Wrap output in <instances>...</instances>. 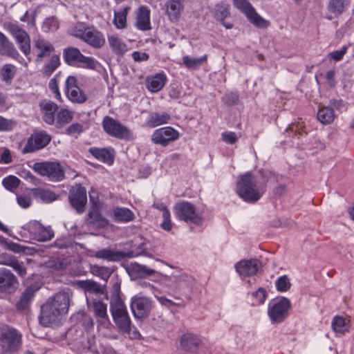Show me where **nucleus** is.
I'll return each instance as SVG.
<instances>
[{
  "mask_svg": "<svg viewBox=\"0 0 354 354\" xmlns=\"http://www.w3.org/2000/svg\"><path fill=\"white\" fill-rule=\"evenodd\" d=\"M272 174L261 169L257 174L247 172L239 176L236 183V193L245 202H257L266 190L267 183Z\"/></svg>",
  "mask_w": 354,
  "mask_h": 354,
  "instance_id": "1",
  "label": "nucleus"
},
{
  "mask_svg": "<svg viewBox=\"0 0 354 354\" xmlns=\"http://www.w3.org/2000/svg\"><path fill=\"white\" fill-rule=\"evenodd\" d=\"M22 344V335L15 328L0 324V354H17Z\"/></svg>",
  "mask_w": 354,
  "mask_h": 354,
  "instance_id": "2",
  "label": "nucleus"
},
{
  "mask_svg": "<svg viewBox=\"0 0 354 354\" xmlns=\"http://www.w3.org/2000/svg\"><path fill=\"white\" fill-rule=\"evenodd\" d=\"M110 311L113 319L120 330L123 333H130L131 330V321L127 307L120 297L111 299Z\"/></svg>",
  "mask_w": 354,
  "mask_h": 354,
  "instance_id": "3",
  "label": "nucleus"
},
{
  "mask_svg": "<svg viewBox=\"0 0 354 354\" xmlns=\"http://www.w3.org/2000/svg\"><path fill=\"white\" fill-rule=\"evenodd\" d=\"M32 169L40 176L46 177L53 182H60L65 178L64 167L59 162H35Z\"/></svg>",
  "mask_w": 354,
  "mask_h": 354,
  "instance_id": "4",
  "label": "nucleus"
},
{
  "mask_svg": "<svg viewBox=\"0 0 354 354\" xmlns=\"http://www.w3.org/2000/svg\"><path fill=\"white\" fill-rule=\"evenodd\" d=\"M64 62L69 66L88 69H95V60L91 57L84 56L80 50L75 47H68L63 50Z\"/></svg>",
  "mask_w": 354,
  "mask_h": 354,
  "instance_id": "5",
  "label": "nucleus"
},
{
  "mask_svg": "<svg viewBox=\"0 0 354 354\" xmlns=\"http://www.w3.org/2000/svg\"><path fill=\"white\" fill-rule=\"evenodd\" d=\"M174 211L177 218L185 222L200 225L203 223L201 215L197 212L195 205L188 201H180L174 207Z\"/></svg>",
  "mask_w": 354,
  "mask_h": 354,
  "instance_id": "6",
  "label": "nucleus"
},
{
  "mask_svg": "<svg viewBox=\"0 0 354 354\" xmlns=\"http://www.w3.org/2000/svg\"><path fill=\"white\" fill-rule=\"evenodd\" d=\"M102 126L105 132L112 137L125 140H132L133 139L132 131L127 127L111 117H104Z\"/></svg>",
  "mask_w": 354,
  "mask_h": 354,
  "instance_id": "7",
  "label": "nucleus"
},
{
  "mask_svg": "<svg viewBox=\"0 0 354 354\" xmlns=\"http://www.w3.org/2000/svg\"><path fill=\"white\" fill-rule=\"evenodd\" d=\"M3 28L15 39L20 50L28 57L31 53L30 38L29 35L17 24L6 22Z\"/></svg>",
  "mask_w": 354,
  "mask_h": 354,
  "instance_id": "8",
  "label": "nucleus"
},
{
  "mask_svg": "<svg viewBox=\"0 0 354 354\" xmlns=\"http://www.w3.org/2000/svg\"><path fill=\"white\" fill-rule=\"evenodd\" d=\"M234 6L243 13L248 19L255 26L265 28L270 26V22L261 17L255 10L248 0H232Z\"/></svg>",
  "mask_w": 354,
  "mask_h": 354,
  "instance_id": "9",
  "label": "nucleus"
},
{
  "mask_svg": "<svg viewBox=\"0 0 354 354\" xmlns=\"http://www.w3.org/2000/svg\"><path fill=\"white\" fill-rule=\"evenodd\" d=\"M153 308V301L147 297L136 295L131 298V309L136 319H143L148 317Z\"/></svg>",
  "mask_w": 354,
  "mask_h": 354,
  "instance_id": "10",
  "label": "nucleus"
},
{
  "mask_svg": "<svg viewBox=\"0 0 354 354\" xmlns=\"http://www.w3.org/2000/svg\"><path fill=\"white\" fill-rule=\"evenodd\" d=\"M64 316L65 314L62 313L60 310L53 307V305L46 301L41 306L39 322L44 326L59 325Z\"/></svg>",
  "mask_w": 354,
  "mask_h": 354,
  "instance_id": "11",
  "label": "nucleus"
},
{
  "mask_svg": "<svg viewBox=\"0 0 354 354\" xmlns=\"http://www.w3.org/2000/svg\"><path fill=\"white\" fill-rule=\"evenodd\" d=\"M290 306V300L285 297L270 303L268 313L272 322H282L287 317Z\"/></svg>",
  "mask_w": 354,
  "mask_h": 354,
  "instance_id": "12",
  "label": "nucleus"
},
{
  "mask_svg": "<svg viewBox=\"0 0 354 354\" xmlns=\"http://www.w3.org/2000/svg\"><path fill=\"white\" fill-rule=\"evenodd\" d=\"M68 201L77 213H83L87 203L86 188L80 184H75L69 191Z\"/></svg>",
  "mask_w": 354,
  "mask_h": 354,
  "instance_id": "13",
  "label": "nucleus"
},
{
  "mask_svg": "<svg viewBox=\"0 0 354 354\" xmlns=\"http://www.w3.org/2000/svg\"><path fill=\"white\" fill-rule=\"evenodd\" d=\"M75 36L95 48H100L105 43L102 34L91 27L77 29Z\"/></svg>",
  "mask_w": 354,
  "mask_h": 354,
  "instance_id": "14",
  "label": "nucleus"
},
{
  "mask_svg": "<svg viewBox=\"0 0 354 354\" xmlns=\"http://www.w3.org/2000/svg\"><path fill=\"white\" fill-rule=\"evenodd\" d=\"M50 140L51 137L46 131H35L28 139L26 146L22 149V153H32L41 149L46 147Z\"/></svg>",
  "mask_w": 354,
  "mask_h": 354,
  "instance_id": "15",
  "label": "nucleus"
},
{
  "mask_svg": "<svg viewBox=\"0 0 354 354\" xmlns=\"http://www.w3.org/2000/svg\"><path fill=\"white\" fill-rule=\"evenodd\" d=\"M101 204L100 202L93 201L92 205L88 212L85 218V223L89 227L102 229L109 225V221L101 213Z\"/></svg>",
  "mask_w": 354,
  "mask_h": 354,
  "instance_id": "16",
  "label": "nucleus"
},
{
  "mask_svg": "<svg viewBox=\"0 0 354 354\" xmlns=\"http://www.w3.org/2000/svg\"><path fill=\"white\" fill-rule=\"evenodd\" d=\"M179 138L178 132L171 127H166L156 129L152 136L151 141L154 144L166 147L170 142Z\"/></svg>",
  "mask_w": 354,
  "mask_h": 354,
  "instance_id": "17",
  "label": "nucleus"
},
{
  "mask_svg": "<svg viewBox=\"0 0 354 354\" xmlns=\"http://www.w3.org/2000/svg\"><path fill=\"white\" fill-rule=\"evenodd\" d=\"M0 55L11 57L25 66L28 64L20 55L14 44L1 32H0Z\"/></svg>",
  "mask_w": 354,
  "mask_h": 354,
  "instance_id": "18",
  "label": "nucleus"
},
{
  "mask_svg": "<svg viewBox=\"0 0 354 354\" xmlns=\"http://www.w3.org/2000/svg\"><path fill=\"white\" fill-rule=\"evenodd\" d=\"M55 50L54 46L44 38L38 37L33 41V52L37 62H42L44 58L51 56Z\"/></svg>",
  "mask_w": 354,
  "mask_h": 354,
  "instance_id": "19",
  "label": "nucleus"
},
{
  "mask_svg": "<svg viewBox=\"0 0 354 354\" xmlns=\"http://www.w3.org/2000/svg\"><path fill=\"white\" fill-rule=\"evenodd\" d=\"M261 266V262L252 259L250 260H243L236 263L235 265L236 271L242 277L255 275Z\"/></svg>",
  "mask_w": 354,
  "mask_h": 354,
  "instance_id": "20",
  "label": "nucleus"
},
{
  "mask_svg": "<svg viewBox=\"0 0 354 354\" xmlns=\"http://www.w3.org/2000/svg\"><path fill=\"white\" fill-rule=\"evenodd\" d=\"M94 315L97 319L99 326L108 328L111 322L107 314V306L102 301L94 299L92 302Z\"/></svg>",
  "mask_w": 354,
  "mask_h": 354,
  "instance_id": "21",
  "label": "nucleus"
},
{
  "mask_svg": "<svg viewBox=\"0 0 354 354\" xmlns=\"http://www.w3.org/2000/svg\"><path fill=\"white\" fill-rule=\"evenodd\" d=\"M43 120L48 124L55 122V115L58 110V105L49 100H43L39 104Z\"/></svg>",
  "mask_w": 354,
  "mask_h": 354,
  "instance_id": "22",
  "label": "nucleus"
},
{
  "mask_svg": "<svg viewBox=\"0 0 354 354\" xmlns=\"http://www.w3.org/2000/svg\"><path fill=\"white\" fill-rule=\"evenodd\" d=\"M71 297L67 292H59L50 297L47 301H49L53 307L60 310L64 314H67L70 306Z\"/></svg>",
  "mask_w": 354,
  "mask_h": 354,
  "instance_id": "23",
  "label": "nucleus"
},
{
  "mask_svg": "<svg viewBox=\"0 0 354 354\" xmlns=\"http://www.w3.org/2000/svg\"><path fill=\"white\" fill-rule=\"evenodd\" d=\"M17 279L10 271L0 272V292L11 293L17 288Z\"/></svg>",
  "mask_w": 354,
  "mask_h": 354,
  "instance_id": "24",
  "label": "nucleus"
},
{
  "mask_svg": "<svg viewBox=\"0 0 354 354\" xmlns=\"http://www.w3.org/2000/svg\"><path fill=\"white\" fill-rule=\"evenodd\" d=\"M351 0H329L327 9L332 15L327 18L330 20L339 17L348 9Z\"/></svg>",
  "mask_w": 354,
  "mask_h": 354,
  "instance_id": "25",
  "label": "nucleus"
},
{
  "mask_svg": "<svg viewBox=\"0 0 354 354\" xmlns=\"http://www.w3.org/2000/svg\"><path fill=\"white\" fill-rule=\"evenodd\" d=\"M180 344L185 351L196 352L201 344V340L196 335L186 333L181 336Z\"/></svg>",
  "mask_w": 354,
  "mask_h": 354,
  "instance_id": "26",
  "label": "nucleus"
},
{
  "mask_svg": "<svg viewBox=\"0 0 354 354\" xmlns=\"http://www.w3.org/2000/svg\"><path fill=\"white\" fill-rule=\"evenodd\" d=\"M136 26L139 30L144 31L151 29L150 10L147 7L142 6L138 8Z\"/></svg>",
  "mask_w": 354,
  "mask_h": 354,
  "instance_id": "27",
  "label": "nucleus"
},
{
  "mask_svg": "<svg viewBox=\"0 0 354 354\" xmlns=\"http://www.w3.org/2000/svg\"><path fill=\"white\" fill-rule=\"evenodd\" d=\"M88 152L96 159L104 163L111 165L113 162L114 155L112 149L91 147L88 149Z\"/></svg>",
  "mask_w": 354,
  "mask_h": 354,
  "instance_id": "28",
  "label": "nucleus"
},
{
  "mask_svg": "<svg viewBox=\"0 0 354 354\" xmlns=\"http://www.w3.org/2000/svg\"><path fill=\"white\" fill-rule=\"evenodd\" d=\"M230 4L221 2V3H218L215 6L214 11V17L216 20L221 21L222 25L227 29H230L233 27L232 24L224 21V19L230 15Z\"/></svg>",
  "mask_w": 354,
  "mask_h": 354,
  "instance_id": "29",
  "label": "nucleus"
},
{
  "mask_svg": "<svg viewBox=\"0 0 354 354\" xmlns=\"http://www.w3.org/2000/svg\"><path fill=\"white\" fill-rule=\"evenodd\" d=\"M166 81L167 77L163 73H158L147 78L146 86L149 91L156 93L163 88Z\"/></svg>",
  "mask_w": 354,
  "mask_h": 354,
  "instance_id": "30",
  "label": "nucleus"
},
{
  "mask_svg": "<svg viewBox=\"0 0 354 354\" xmlns=\"http://www.w3.org/2000/svg\"><path fill=\"white\" fill-rule=\"evenodd\" d=\"M112 216L115 222L127 223L134 220L133 212L126 207H116L112 209Z\"/></svg>",
  "mask_w": 354,
  "mask_h": 354,
  "instance_id": "31",
  "label": "nucleus"
},
{
  "mask_svg": "<svg viewBox=\"0 0 354 354\" xmlns=\"http://www.w3.org/2000/svg\"><path fill=\"white\" fill-rule=\"evenodd\" d=\"M95 257L97 259H102L108 261H118L125 257V254L122 252L113 251L109 249H102L97 251L95 254Z\"/></svg>",
  "mask_w": 354,
  "mask_h": 354,
  "instance_id": "32",
  "label": "nucleus"
},
{
  "mask_svg": "<svg viewBox=\"0 0 354 354\" xmlns=\"http://www.w3.org/2000/svg\"><path fill=\"white\" fill-rule=\"evenodd\" d=\"M166 13L171 21H176L180 16L183 7L179 1L169 0L165 3Z\"/></svg>",
  "mask_w": 354,
  "mask_h": 354,
  "instance_id": "33",
  "label": "nucleus"
},
{
  "mask_svg": "<svg viewBox=\"0 0 354 354\" xmlns=\"http://www.w3.org/2000/svg\"><path fill=\"white\" fill-rule=\"evenodd\" d=\"M169 120L170 115L168 113L153 112L149 115L146 124L149 127L153 128L168 123Z\"/></svg>",
  "mask_w": 354,
  "mask_h": 354,
  "instance_id": "34",
  "label": "nucleus"
},
{
  "mask_svg": "<svg viewBox=\"0 0 354 354\" xmlns=\"http://www.w3.org/2000/svg\"><path fill=\"white\" fill-rule=\"evenodd\" d=\"M108 42L112 51L116 55H122L127 50L126 44L116 35L109 36Z\"/></svg>",
  "mask_w": 354,
  "mask_h": 354,
  "instance_id": "35",
  "label": "nucleus"
},
{
  "mask_svg": "<svg viewBox=\"0 0 354 354\" xmlns=\"http://www.w3.org/2000/svg\"><path fill=\"white\" fill-rule=\"evenodd\" d=\"M129 269L132 274L140 278L152 276L156 273L154 270L148 268L147 266L138 263L131 264Z\"/></svg>",
  "mask_w": 354,
  "mask_h": 354,
  "instance_id": "36",
  "label": "nucleus"
},
{
  "mask_svg": "<svg viewBox=\"0 0 354 354\" xmlns=\"http://www.w3.org/2000/svg\"><path fill=\"white\" fill-rule=\"evenodd\" d=\"M317 118L321 123L329 124L335 119L334 111L330 106H322L319 109Z\"/></svg>",
  "mask_w": 354,
  "mask_h": 354,
  "instance_id": "37",
  "label": "nucleus"
},
{
  "mask_svg": "<svg viewBox=\"0 0 354 354\" xmlns=\"http://www.w3.org/2000/svg\"><path fill=\"white\" fill-rule=\"evenodd\" d=\"M60 66V59L58 55L53 54L49 60L45 63L42 68V73L45 76H50Z\"/></svg>",
  "mask_w": 354,
  "mask_h": 354,
  "instance_id": "38",
  "label": "nucleus"
},
{
  "mask_svg": "<svg viewBox=\"0 0 354 354\" xmlns=\"http://www.w3.org/2000/svg\"><path fill=\"white\" fill-rule=\"evenodd\" d=\"M34 196L44 203H51L57 199L58 196L49 189L37 188L33 190Z\"/></svg>",
  "mask_w": 354,
  "mask_h": 354,
  "instance_id": "39",
  "label": "nucleus"
},
{
  "mask_svg": "<svg viewBox=\"0 0 354 354\" xmlns=\"http://www.w3.org/2000/svg\"><path fill=\"white\" fill-rule=\"evenodd\" d=\"M33 296V289L32 288H27L21 294L19 300L16 304L17 308L20 310L26 309L30 305Z\"/></svg>",
  "mask_w": 354,
  "mask_h": 354,
  "instance_id": "40",
  "label": "nucleus"
},
{
  "mask_svg": "<svg viewBox=\"0 0 354 354\" xmlns=\"http://www.w3.org/2000/svg\"><path fill=\"white\" fill-rule=\"evenodd\" d=\"M130 10V7L126 6L114 13L113 24L118 29H123L127 26V16Z\"/></svg>",
  "mask_w": 354,
  "mask_h": 354,
  "instance_id": "41",
  "label": "nucleus"
},
{
  "mask_svg": "<svg viewBox=\"0 0 354 354\" xmlns=\"http://www.w3.org/2000/svg\"><path fill=\"white\" fill-rule=\"evenodd\" d=\"M17 72L15 66L11 64H4L0 69V77L2 81L6 83H11Z\"/></svg>",
  "mask_w": 354,
  "mask_h": 354,
  "instance_id": "42",
  "label": "nucleus"
},
{
  "mask_svg": "<svg viewBox=\"0 0 354 354\" xmlns=\"http://www.w3.org/2000/svg\"><path fill=\"white\" fill-rule=\"evenodd\" d=\"M207 55L199 58H193L188 55L183 57V64L189 69H198L203 64L207 62Z\"/></svg>",
  "mask_w": 354,
  "mask_h": 354,
  "instance_id": "43",
  "label": "nucleus"
},
{
  "mask_svg": "<svg viewBox=\"0 0 354 354\" xmlns=\"http://www.w3.org/2000/svg\"><path fill=\"white\" fill-rule=\"evenodd\" d=\"M80 286L86 292L91 293L102 294L104 289L102 286L97 282L91 280L80 281Z\"/></svg>",
  "mask_w": 354,
  "mask_h": 354,
  "instance_id": "44",
  "label": "nucleus"
},
{
  "mask_svg": "<svg viewBox=\"0 0 354 354\" xmlns=\"http://www.w3.org/2000/svg\"><path fill=\"white\" fill-rule=\"evenodd\" d=\"M66 95L68 99L73 103L83 104L87 100L86 94L80 87L66 93Z\"/></svg>",
  "mask_w": 354,
  "mask_h": 354,
  "instance_id": "45",
  "label": "nucleus"
},
{
  "mask_svg": "<svg viewBox=\"0 0 354 354\" xmlns=\"http://www.w3.org/2000/svg\"><path fill=\"white\" fill-rule=\"evenodd\" d=\"M332 328L337 333L344 335L346 332L348 331L346 320L344 317L340 316H335L332 321Z\"/></svg>",
  "mask_w": 354,
  "mask_h": 354,
  "instance_id": "46",
  "label": "nucleus"
},
{
  "mask_svg": "<svg viewBox=\"0 0 354 354\" xmlns=\"http://www.w3.org/2000/svg\"><path fill=\"white\" fill-rule=\"evenodd\" d=\"M73 118V113L67 109H61L57 114V123L60 125H64L70 123Z\"/></svg>",
  "mask_w": 354,
  "mask_h": 354,
  "instance_id": "47",
  "label": "nucleus"
},
{
  "mask_svg": "<svg viewBox=\"0 0 354 354\" xmlns=\"http://www.w3.org/2000/svg\"><path fill=\"white\" fill-rule=\"evenodd\" d=\"M91 271L94 274L105 281L108 280L112 274V270L105 266L94 265L91 267Z\"/></svg>",
  "mask_w": 354,
  "mask_h": 354,
  "instance_id": "48",
  "label": "nucleus"
},
{
  "mask_svg": "<svg viewBox=\"0 0 354 354\" xmlns=\"http://www.w3.org/2000/svg\"><path fill=\"white\" fill-rule=\"evenodd\" d=\"M5 264L12 267L15 272H17L20 276L24 277L26 274V270L22 262L19 261L15 258H10L6 262Z\"/></svg>",
  "mask_w": 354,
  "mask_h": 354,
  "instance_id": "49",
  "label": "nucleus"
},
{
  "mask_svg": "<svg viewBox=\"0 0 354 354\" xmlns=\"http://www.w3.org/2000/svg\"><path fill=\"white\" fill-rule=\"evenodd\" d=\"M2 183L6 189L13 192L19 187L20 180L16 176H10L8 177L5 178L3 180Z\"/></svg>",
  "mask_w": 354,
  "mask_h": 354,
  "instance_id": "50",
  "label": "nucleus"
},
{
  "mask_svg": "<svg viewBox=\"0 0 354 354\" xmlns=\"http://www.w3.org/2000/svg\"><path fill=\"white\" fill-rule=\"evenodd\" d=\"M17 122L12 119H7L0 115V131H12L17 126Z\"/></svg>",
  "mask_w": 354,
  "mask_h": 354,
  "instance_id": "51",
  "label": "nucleus"
},
{
  "mask_svg": "<svg viewBox=\"0 0 354 354\" xmlns=\"http://www.w3.org/2000/svg\"><path fill=\"white\" fill-rule=\"evenodd\" d=\"M291 283L286 275H283L276 281V287L279 292H286L290 288Z\"/></svg>",
  "mask_w": 354,
  "mask_h": 354,
  "instance_id": "52",
  "label": "nucleus"
},
{
  "mask_svg": "<svg viewBox=\"0 0 354 354\" xmlns=\"http://www.w3.org/2000/svg\"><path fill=\"white\" fill-rule=\"evenodd\" d=\"M252 297L254 299V301L252 303V306H258L263 304L266 297L265 289L259 288L257 291L252 293Z\"/></svg>",
  "mask_w": 354,
  "mask_h": 354,
  "instance_id": "53",
  "label": "nucleus"
},
{
  "mask_svg": "<svg viewBox=\"0 0 354 354\" xmlns=\"http://www.w3.org/2000/svg\"><path fill=\"white\" fill-rule=\"evenodd\" d=\"M84 131V127L80 123H73L66 129V133L69 136L79 135Z\"/></svg>",
  "mask_w": 354,
  "mask_h": 354,
  "instance_id": "54",
  "label": "nucleus"
},
{
  "mask_svg": "<svg viewBox=\"0 0 354 354\" xmlns=\"http://www.w3.org/2000/svg\"><path fill=\"white\" fill-rule=\"evenodd\" d=\"M48 88L55 94V97L57 100H62V96L58 86L57 75L49 81Z\"/></svg>",
  "mask_w": 354,
  "mask_h": 354,
  "instance_id": "55",
  "label": "nucleus"
},
{
  "mask_svg": "<svg viewBox=\"0 0 354 354\" xmlns=\"http://www.w3.org/2000/svg\"><path fill=\"white\" fill-rule=\"evenodd\" d=\"M348 47L346 46H342V48L339 50H335L328 54V57L330 59L339 62L342 59L344 55L346 53Z\"/></svg>",
  "mask_w": 354,
  "mask_h": 354,
  "instance_id": "56",
  "label": "nucleus"
},
{
  "mask_svg": "<svg viewBox=\"0 0 354 354\" xmlns=\"http://www.w3.org/2000/svg\"><path fill=\"white\" fill-rule=\"evenodd\" d=\"M221 139L227 144L233 145L238 140V137L234 132L226 131L221 133Z\"/></svg>",
  "mask_w": 354,
  "mask_h": 354,
  "instance_id": "57",
  "label": "nucleus"
},
{
  "mask_svg": "<svg viewBox=\"0 0 354 354\" xmlns=\"http://www.w3.org/2000/svg\"><path fill=\"white\" fill-rule=\"evenodd\" d=\"M77 80L75 76L70 75L67 77L65 82V93L73 89H77Z\"/></svg>",
  "mask_w": 354,
  "mask_h": 354,
  "instance_id": "58",
  "label": "nucleus"
},
{
  "mask_svg": "<svg viewBox=\"0 0 354 354\" xmlns=\"http://www.w3.org/2000/svg\"><path fill=\"white\" fill-rule=\"evenodd\" d=\"M82 325L86 330H89L93 328L94 322L91 316L86 314H82Z\"/></svg>",
  "mask_w": 354,
  "mask_h": 354,
  "instance_id": "59",
  "label": "nucleus"
},
{
  "mask_svg": "<svg viewBox=\"0 0 354 354\" xmlns=\"http://www.w3.org/2000/svg\"><path fill=\"white\" fill-rule=\"evenodd\" d=\"M163 221L161 223V227L166 231H170L172 228V223L171 222V214L170 212L162 214Z\"/></svg>",
  "mask_w": 354,
  "mask_h": 354,
  "instance_id": "60",
  "label": "nucleus"
},
{
  "mask_svg": "<svg viewBox=\"0 0 354 354\" xmlns=\"http://www.w3.org/2000/svg\"><path fill=\"white\" fill-rule=\"evenodd\" d=\"M17 203L23 208H28L31 204V199L29 196L22 195L17 198Z\"/></svg>",
  "mask_w": 354,
  "mask_h": 354,
  "instance_id": "61",
  "label": "nucleus"
},
{
  "mask_svg": "<svg viewBox=\"0 0 354 354\" xmlns=\"http://www.w3.org/2000/svg\"><path fill=\"white\" fill-rule=\"evenodd\" d=\"M156 298L162 305L165 306L167 307H169L171 306H184V304H183L180 302L176 303V302L173 301L172 300L169 299L163 296L156 297Z\"/></svg>",
  "mask_w": 354,
  "mask_h": 354,
  "instance_id": "62",
  "label": "nucleus"
},
{
  "mask_svg": "<svg viewBox=\"0 0 354 354\" xmlns=\"http://www.w3.org/2000/svg\"><path fill=\"white\" fill-rule=\"evenodd\" d=\"M53 235V232L50 230L44 227L40 229L39 236L41 241H48Z\"/></svg>",
  "mask_w": 354,
  "mask_h": 354,
  "instance_id": "63",
  "label": "nucleus"
},
{
  "mask_svg": "<svg viewBox=\"0 0 354 354\" xmlns=\"http://www.w3.org/2000/svg\"><path fill=\"white\" fill-rule=\"evenodd\" d=\"M132 57L135 62H142L148 60L149 56L146 53H141L139 51H134L132 53Z\"/></svg>",
  "mask_w": 354,
  "mask_h": 354,
  "instance_id": "64",
  "label": "nucleus"
}]
</instances>
